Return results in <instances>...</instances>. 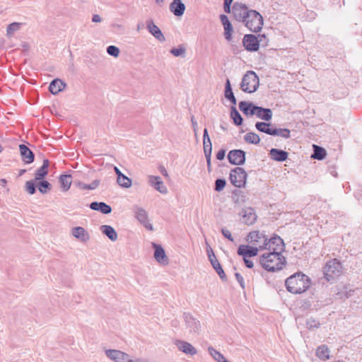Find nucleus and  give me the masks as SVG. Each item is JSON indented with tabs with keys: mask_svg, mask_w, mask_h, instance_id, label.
<instances>
[{
	"mask_svg": "<svg viewBox=\"0 0 362 362\" xmlns=\"http://www.w3.org/2000/svg\"><path fill=\"white\" fill-rule=\"evenodd\" d=\"M285 285L290 293L300 294L309 288L310 279L302 272H297L287 278Z\"/></svg>",
	"mask_w": 362,
	"mask_h": 362,
	"instance_id": "obj_1",
	"label": "nucleus"
},
{
	"mask_svg": "<svg viewBox=\"0 0 362 362\" xmlns=\"http://www.w3.org/2000/svg\"><path fill=\"white\" fill-rule=\"evenodd\" d=\"M259 263L264 269L274 272L282 269L286 259L281 253L278 252H265L260 257Z\"/></svg>",
	"mask_w": 362,
	"mask_h": 362,
	"instance_id": "obj_2",
	"label": "nucleus"
},
{
	"mask_svg": "<svg viewBox=\"0 0 362 362\" xmlns=\"http://www.w3.org/2000/svg\"><path fill=\"white\" fill-rule=\"evenodd\" d=\"M243 23L250 31L257 33L262 28L263 18L259 12L251 9L245 16Z\"/></svg>",
	"mask_w": 362,
	"mask_h": 362,
	"instance_id": "obj_3",
	"label": "nucleus"
},
{
	"mask_svg": "<svg viewBox=\"0 0 362 362\" xmlns=\"http://www.w3.org/2000/svg\"><path fill=\"white\" fill-rule=\"evenodd\" d=\"M259 84V79L256 73L253 71H248L243 76L240 88L243 91L248 93L255 92Z\"/></svg>",
	"mask_w": 362,
	"mask_h": 362,
	"instance_id": "obj_4",
	"label": "nucleus"
},
{
	"mask_svg": "<svg viewBox=\"0 0 362 362\" xmlns=\"http://www.w3.org/2000/svg\"><path fill=\"white\" fill-rule=\"evenodd\" d=\"M341 269V263L336 259L327 262L323 269L325 279L328 281L333 280L335 276H339Z\"/></svg>",
	"mask_w": 362,
	"mask_h": 362,
	"instance_id": "obj_5",
	"label": "nucleus"
},
{
	"mask_svg": "<svg viewBox=\"0 0 362 362\" xmlns=\"http://www.w3.org/2000/svg\"><path fill=\"white\" fill-rule=\"evenodd\" d=\"M267 250L268 252H278L281 253L284 250V243L283 240L279 237L275 236L270 239H264V244L259 245V250Z\"/></svg>",
	"mask_w": 362,
	"mask_h": 362,
	"instance_id": "obj_6",
	"label": "nucleus"
},
{
	"mask_svg": "<svg viewBox=\"0 0 362 362\" xmlns=\"http://www.w3.org/2000/svg\"><path fill=\"white\" fill-rule=\"evenodd\" d=\"M184 320L185 324V332L192 337L198 335L201 330L200 322L197 318L194 317L190 313H185Z\"/></svg>",
	"mask_w": 362,
	"mask_h": 362,
	"instance_id": "obj_7",
	"label": "nucleus"
},
{
	"mask_svg": "<svg viewBox=\"0 0 362 362\" xmlns=\"http://www.w3.org/2000/svg\"><path fill=\"white\" fill-rule=\"evenodd\" d=\"M247 173L245 170L240 167H236L233 169L230 173V180L231 183L237 187H243L246 182Z\"/></svg>",
	"mask_w": 362,
	"mask_h": 362,
	"instance_id": "obj_8",
	"label": "nucleus"
},
{
	"mask_svg": "<svg viewBox=\"0 0 362 362\" xmlns=\"http://www.w3.org/2000/svg\"><path fill=\"white\" fill-rule=\"evenodd\" d=\"M133 210L134 212L135 218L137 219V221L148 230H153V228L152 224L148 221L147 211L144 208L139 206H134Z\"/></svg>",
	"mask_w": 362,
	"mask_h": 362,
	"instance_id": "obj_9",
	"label": "nucleus"
},
{
	"mask_svg": "<svg viewBox=\"0 0 362 362\" xmlns=\"http://www.w3.org/2000/svg\"><path fill=\"white\" fill-rule=\"evenodd\" d=\"M228 159L233 165H243L245 162V152L239 149L231 150L228 154Z\"/></svg>",
	"mask_w": 362,
	"mask_h": 362,
	"instance_id": "obj_10",
	"label": "nucleus"
},
{
	"mask_svg": "<svg viewBox=\"0 0 362 362\" xmlns=\"http://www.w3.org/2000/svg\"><path fill=\"white\" fill-rule=\"evenodd\" d=\"M105 355L115 362H129V355L119 350L107 349Z\"/></svg>",
	"mask_w": 362,
	"mask_h": 362,
	"instance_id": "obj_11",
	"label": "nucleus"
},
{
	"mask_svg": "<svg viewBox=\"0 0 362 362\" xmlns=\"http://www.w3.org/2000/svg\"><path fill=\"white\" fill-rule=\"evenodd\" d=\"M250 10L245 4L235 2L233 6L232 12L237 21L243 22Z\"/></svg>",
	"mask_w": 362,
	"mask_h": 362,
	"instance_id": "obj_12",
	"label": "nucleus"
},
{
	"mask_svg": "<svg viewBox=\"0 0 362 362\" xmlns=\"http://www.w3.org/2000/svg\"><path fill=\"white\" fill-rule=\"evenodd\" d=\"M245 48L248 51H257L259 48V41L254 35H245L243 40Z\"/></svg>",
	"mask_w": 362,
	"mask_h": 362,
	"instance_id": "obj_13",
	"label": "nucleus"
},
{
	"mask_svg": "<svg viewBox=\"0 0 362 362\" xmlns=\"http://www.w3.org/2000/svg\"><path fill=\"white\" fill-rule=\"evenodd\" d=\"M259 247L257 246H250L247 245H240L238 249L237 253L238 255L243 257H252L257 255Z\"/></svg>",
	"mask_w": 362,
	"mask_h": 362,
	"instance_id": "obj_14",
	"label": "nucleus"
},
{
	"mask_svg": "<svg viewBox=\"0 0 362 362\" xmlns=\"http://www.w3.org/2000/svg\"><path fill=\"white\" fill-rule=\"evenodd\" d=\"M240 215L242 216L243 221L247 225L253 224L257 217L255 209L252 207L243 209Z\"/></svg>",
	"mask_w": 362,
	"mask_h": 362,
	"instance_id": "obj_15",
	"label": "nucleus"
},
{
	"mask_svg": "<svg viewBox=\"0 0 362 362\" xmlns=\"http://www.w3.org/2000/svg\"><path fill=\"white\" fill-rule=\"evenodd\" d=\"M251 113L256 115L258 118L265 121H269L272 119L273 115L271 109L264 108L259 106L253 107V110H252Z\"/></svg>",
	"mask_w": 362,
	"mask_h": 362,
	"instance_id": "obj_16",
	"label": "nucleus"
},
{
	"mask_svg": "<svg viewBox=\"0 0 362 362\" xmlns=\"http://www.w3.org/2000/svg\"><path fill=\"white\" fill-rule=\"evenodd\" d=\"M148 182L157 191L161 194L168 192L167 187L164 185L163 182L159 176L149 175Z\"/></svg>",
	"mask_w": 362,
	"mask_h": 362,
	"instance_id": "obj_17",
	"label": "nucleus"
},
{
	"mask_svg": "<svg viewBox=\"0 0 362 362\" xmlns=\"http://www.w3.org/2000/svg\"><path fill=\"white\" fill-rule=\"evenodd\" d=\"M72 235L81 242H88L90 240V235L83 227L76 226L72 228Z\"/></svg>",
	"mask_w": 362,
	"mask_h": 362,
	"instance_id": "obj_18",
	"label": "nucleus"
},
{
	"mask_svg": "<svg viewBox=\"0 0 362 362\" xmlns=\"http://www.w3.org/2000/svg\"><path fill=\"white\" fill-rule=\"evenodd\" d=\"M147 29L148 30L149 33L158 41L160 42H164L165 40V38L160 30V28L154 24L153 21L150 20L146 22Z\"/></svg>",
	"mask_w": 362,
	"mask_h": 362,
	"instance_id": "obj_19",
	"label": "nucleus"
},
{
	"mask_svg": "<svg viewBox=\"0 0 362 362\" xmlns=\"http://www.w3.org/2000/svg\"><path fill=\"white\" fill-rule=\"evenodd\" d=\"M266 238L265 235L259 231H252L247 236V240L259 248V245L264 244V239Z\"/></svg>",
	"mask_w": 362,
	"mask_h": 362,
	"instance_id": "obj_20",
	"label": "nucleus"
},
{
	"mask_svg": "<svg viewBox=\"0 0 362 362\" xmlns=\"http://www.w3.org/2000/svg\"><path fill=\"white\" fill-rule=\"evenodd\" d=\"M169 8L175 16L180 17L184 14L186 7L181 0H173Z\"/></svg>",
	"mask_w": 362,
	"mask_h": 362,
	"instance_id": "obj_21",
	"label": "nucleus"
},
{
	"mask_svg": "<svg viewBox=\"0 0 362 362\" xmlns=\"http://www.w3.org/2000/svg\"><path fill=\"white\" fill-rule=\"evenodd\" d=\"M19 150L22 159L25 163L30 164L34 161L35 155L28 146L21 144Z\"/></svg>",
	"mask_w": 362,
	"mask_h": 362,
	"instance_id": "obj_22",
	"label": "nucleus"
},
{
	"mask_svg": "<svg viewBox=\"0 0 362 362\" xmlns=\"http://www.w3.org/2000/svg\"><path fill=\"white\" fill-rule=\"evenodd\" d=\"M155 248L154 257L158 262L160 264H167L168 263V259L165 255L163 248L158 245L153 244Z\"/></svg>",
	"mask_w": 362,
	"mask_h": 362,
	"instance_id": "obj_23",
	"label": "nucleus"
},
{
	"mask_svg": "<svg viewBox=\"0 0 362 362\" xmlns=\"http://www.w3.org/2000/svg\"><path fill=\"white\" fill-rule=\"evenodd\" d=\"M176 345L178 349L188 355H195L197 354L196 349L189 342L185 341H177Z\"/></svg>",
	"mask_w": 362,
	"mask_h": 362,
	"instance_id": "obj_24",
	"label": "nucleus"
},
{
	"mask_svg": "<svg viewBox=\"0 0 362 362\" xmlns=\"http://www.w3.org/2000/svg\"><path fill=\"white\" fill-rule=\"evenodd\" d=\"M269 156L274 160L283 162L287 160L288 153L284 150L272 148L269 151Z\"/></svg>",
	"mask_w": 362,
	"mask_h": 362,
	"instance_id": "obj_25",
	"label": "nucleus"
},
{
	"mask_svg": "<svg viewBox=\"0 0 362 362\" xmlns=\"http://www.w3.org/2000/svg\"><path fill=\"white\" fill-rule=\"evenodd\" d=\"M66 87V83L59 78L54 79L49 84V90L53 95H57Z\"/></svg>",
	"mask_w": 362,
	"mask_h": 362,
	"instance_id": "obj_26",
	"label": "nucleus"
},
{
	"mask_svg": "<svg viewBox=\"0 0 362 362\" xmlns=\"http://www.w3.org/2000/svg\"><path fill=\"white\" fill-rule=\"evenodd\" d=\"M220 19H221V21L223 27H224L225 37L226 40H230L231 38L232 33L233 31L232 24L229 21L228 18L224 14H221L220 16Z\"/></svg>",
	"mask_w": 362,
	"mask_h": 362,
	"instance_id": "obj_27",
	"label": "nucleus"
},
{
	"mask_svg": "<svg viewBox=\"0 0 362 362\" xmlns=\"http://www.w3.org/2000/svg\"><path fill=\"white\" fill-rule=\"evenodd\" d=\"M90 208L92 210L100 211L104 214H110L112 211V208L110 205L107 204L105 202H93L90 204Z\"/></svg>",
	"mask_w": 362,
	"mask_h": 362,
	"instance_id": "obj_28",
	"label": "nucleus"
},
{
	"mask_svg": "<svg viewBox=\"0 0 362 362\" xmlns=\"http://www.w3.org/2000/svg\"><path fill=\"white\" fill-rule=\"evenodd\" d=\"M49 161L47 159L43 160L42 165L36 170L35 174V180L38 181L42 180L48 174V167Z\"/></svg>",
	"mask_w": 362,
	"mask_h": 362,
	"instance_id": "obj_29",
	"label": "nucleus"
},
{
	"mask_svg": "<svg viewBox=\"0 0 362 362\" xmlns=\"http://www.w3.org/2000/svg\"><path fill=\"white\" fill-rule=\"evenodd\" d=\"M100 230L110 240L116 241L117 240V233L112 226L108 225H103L100 227Z\"/></svg>",
	"mask_w": 362,
	"mask_h": 362,
	"instance_id": "obj_30",
	"label": "nucleus"
},
{
	"mask_svg": "<svg viewBox=\"0 0 362 362\" xmlns=\"http://www.w3.org/2000/svg\"><path fill=\"white\" fill-rule=\"evenodd\" d=\"M255 127L258 131L271 136L274 129V126L272 123H267L263 122H257L255 124Z\"/></svg>",
	"mask_w": 362,
	"mask_h": 362,
	"instance_id": "obj_31",
	"label": "nucleus"
},
{
	"mask_svg": "<svg viewBox=\"0 0 362 362\" xmlns=\"http://www.w3.org/2000/svg\"><path fill=\"white\" fill-rule=\"evenodd\" d=\"M316 356L322 361H326L329 358L330 350L327 345H321L316 350Z\"/></svg>",
	"mask_w": 362,
	"mask_h": 362,
	"instance_id": "obj_32",
	"label": "nucleus"
},
{
	"mask_svg": "<svg viewBox=\"0 0 362 362\" xmlns=\"http://www.w3.org/2000/svg\"><path fill=\"white\" fill-rule=\"evenodd\" d=\"M257 105H255L252 103L241 101L239 103V109L247 116H253L254 114H252L251 112L253 110V107H256Z\"/></svg>",
	"mask_w": 362,
	"mask_h": 362,
	"instance_id": "obj_33",
	"label": "nucleus"
},
{
	"mask_svg": "<svg viewBox=\"0 0 362 362\" xmlns=\"http://www.w3.org/2000/svg\"><path fill=\"white\" fill-rule=\"evenodd\" d=\"M209 261H210L213 268L217 272V274H218L220 278L222 280L226 279V276L225 274V272H224L221 265L218 262V259H216V256L213 255V258L211 260H209Z\"/></svg>",
	"mask_w": 362,
	"mask_h": 362,
	"instance_id": "obj_34",
	"label": "nucleus"
},
{
	"mask_svg": "<svg viewBox=\"0 0 362 362\" xmlns=\"http://www.w3.org/2000/svg\"><path fill=\"white\" fill-rule=\"evenodd\" d=\"M224 95L226 98L230 100V103L233 105V106L237 104V100L232 90L229 79L226 80Z\"/></svg>",
	"mask_w": 362,
	"mask_h": 362,
	"instance_id": "obj_35",
	"label": "nucleus"
},
{
	"mask_svg": "<svg viewBox=\"0 0 362 362\" xmlns=\"http://www.w3.org/2000/svg\"><path fill=\"white\" fill-rule=\"evenodd\" d=\"M22 25V23L17 22L9 24L6 28L7 37L11 38L13 36L14 33L21 29Z\"/></svg>",
	"mask_w": 362,
	"mask_h": 362,
	"instance_id": "obj_36",
	"label": "nucleus"
},
{
	"mask_svg": "<svg viewBox=\"0 0 362 362\" xmlns=\"http://www.w3.org/2000/svg\"><path fill=\"white\" fill-rule=\"evenodd\" d=\"M59 182L63 191L66 192L71 185V176L70 175H62L59 177Z\"/></svg>",
	"mask_w": 362,
	"mask_h": 362,
	"instance_id": "obj_37",
	"label": "nucleus"
},
{
	"mask_svg": "<svg viewBox=\"0 0 362 362\" xmlns=\"http://www.w3.org/2000/svg\"><path fill=\"white\" fill-rule=\"evenodd\" d=\"M314 153L312 155V158L317 160H322L326 156V151L317 145H313Z\"/></svg>",
	"mask_w": 362,
	"mask_h": 362,
	"instance_id": "obj_38",
	"label": "nucleus"
},
{
	"mask_svg": "<svg viewBox=\"0 0 362 362\" xmlns=\"http://www.w3.org/2000/svg\"><path fill=\"white\" fill-rule=\"evenodd\" d=\"M244 140L248 144H259L260 142V138L258 134L254 132L247 133L244 136Z\"/></svg>",
	"mask_w": 362,
	"mask_h": 362,
	"instance_id": "obj_39",
	"label": "nucleus"
},
{
	"mask_svg": "<svg viewBox=\"0 0 362 362\" xmlns=\"http://www.w3.org/2000/svg\"><path fill=\"white\" fill-rule=\"evenodd\" d=\"M272 136H277L284 139H288L291 137V132L288 129H277L274 127Z\"/></svg>",
	"mask_w": 362,
	"mask_h": 362,
	"instance_id": "obj_40",
	"label": "nucleus"
},
{
	"mask_svg": "<svg viewBox=\"0 0 362 362\" xmlns=\"http://www.w3.org/2000/svg\"><path fill=\"white\" fill-rule=\"evenodd\" d=\"M230 117L235 125L240 126L243 124V119L235 105L231 107Z\"/></svg>",
	"mask_w": 362,
	"mask_h": 362,
	"instance_id": "obj_41",
	"label": "nucleus"
},
{
	"mask_svg": "<svg viewBox=\"0 0 362 362\" xmlns=\"http://www.w3.org/2000/svg\"><path fill=\"white\" fill-rule=\"evenodd\" d=\"M208 351L210 356L214 358V360H215L217 362L223 361L226 358L221 353H220L218 351H217L212 346H209L208 348Z\"/></svg>",
	"mask_w": 362,
	"mask_h": 362,
	"instance_id": "obj_42",
	"label": "nucleus"
},
{
	"mask_svg": "<svg viewBox=\"0 0 362 362\" xmlns=\"http://www.w3.org/2000/svg\"><path fill=\"white\" fill-rule=\"evenodd\" d=\"M117 182L119 186L124 188L130 187L132 184V180L124 174L121 177H117Z\"/></svg>",
	"mask_w": 362,
	"mask_h": 362,
	"instance_id": "obj_43",
	"label": "nucleus"
},
{
	"mask_svg": "<svg viewBox=\"0 0 362 362\" xmlns=\"http://www.w3.org/2000/svg\"><path fill=\"white\" fill-rule=\"evenodd\" d=\"M39 183H38V190L42 193V194H45L47 193L49 190L51 189L52 188V185L51 184L46 181V180H39Z\"/></svg>",
	"mask_w": 362,
	"mask_h": 362,
	"instance_id": "obj_44",
	"label": "nucleus"
},
{
	"mask_svg": "<svg viewBox=\"0 0 362 362\" xmlns=\"http://www.w3.org/2000/svg\"><path fill=\"white\" fill-rule=\"evenodd\" d=\"M170 52L175 57H185L186 49L183 45H180L177 48L171 49Z\"/></svg>",
	"mask_w": 362,
	"mask_h": 362,
	"instance_id": "obj_45",
	"label": "nucleus"
},
{
	"mask_svg": "<svg viewBox=\"0 0 362 362\" xmlns=\"http://www.w3.org/2000/svg\"><path fill=\"white\" fill-rule=\"evenodd\" d=\"M107 52L109 55L117 57L119 54V49L115 45H110L107 47Z\"/></svg>",
	"mask_w": 362,
	"mask_h": 362,
	"instance_id": "obj_46",
	"label": "nucleus"
},
{
	"mask_svg": "<svg viewBox=\"0 0 362 362\" xmlns=\"http://www.w3.org/2000/svg\"><path fill=\"white\" fill-rule=\"evenodd\" d=\"M226 184V180L224 179H221V178L217 179L215 181L214 189L216 192H221L225 187Z\"/></svg>",
	"mask_w": 362,
	"mask_h": 362,
	"instance_id": "obj_47",
	"label": "nucleus"
},
{
	"mask_svg": "<svg viewBox=\"0 0 362 362\" xmlns=\"http://www.w3.org/2000/svg\"><path fill=\"white\" fill-rule=\"evenodd\" d=\"M25 187H26V190L29 194H33L35 193L36 187L33 180L27 181L25 183Z\"/></svg>",
	"mask_w": 362,
	"mask_h": 362,
	"instance_id": "obj_48",
	"label": "nucleus"
},
{
	"mask_svg": "<svg viewBox=\"0 0 362 362\" xmlns=\"http://www.w3.org/2000/svg\"><path fill=\"white\" fill-rule=\"evenodd\" d=\"M306 325L308 328L313 329L318 327L320 323L313 318H309L306 321Z\"/></svg>",
	"mask_w": 362,
	"mask_h": 362,
	"instance_id": "obj_49",
	"label": "nucleus"
},
{
	"mask_svg": "<svg viewBox=\"0 0 362 362\" xmlns=\"http://www.w3.org/2000/svg\"><path fill=\"white\" fill-rule=\"evenodd\" d=\"M235 276L236 280L239 283L240 286H241V288L243 289H244L245 287V284L244 279L242 276V275L240 273H235Z\"/></svg>",
	"mask_w": 362,
	"mask_h": 362,
	"instance_id": "obj_50",
	"label": "nucleus"
},
{
	"mask_svg": "<svg viewBox=\"0 0 362 362\" xmlns=\"http://www.w3.org/2000/svg\"><path fill=\"white\" fill-rule=\"evenodd\" d=\"M221 233L226 238L228 239L229 240H230L232 242L233 241V238L231 235V233L228 229H226L225 228H222Z\"/></svg>",
	"mask_w": 362,
	"mask_h": 362,
	"instance_id": "obj_51",
	"label": "nucleus"
},
{
	"mask_svg": "<svg viewBox=\"0 0 362 362\" xmlns=\"http://www.w3.org/2000/svg\"><path fill=\"white\" fill-rule=\"evenodd\" d=\"M203 148L204 152L206 153L207 151L212 152V144L211 141H209V142H203Z\"/></svg>",
	"mask_w": 362,
	"mask_h": 362,
	"instance_id": "obj_52",
	"label": "nucleus"
},
{
	"mask_svg": "<svg viewBox=\"0 0 362 362\" xmlns=\"http://www.w3.org/2000/svg\"><path fill=\"white\" fill-rule=\"evenodd\" d=\"M191 122H192V127H193V131L194 132L195 136H197L198 125H197V122L196 121V119H195L194 116H192Z\"/></svg>",
	"mask_w": 362,
	"mask_h": 362,
	"instance_id": "obj_53",
	"label": "nucleus"
},
{
	"mask_svg": "<svg viewBox=\"0 0 362 362\" xmlns=\"http://www.w3.org/2000/svg\"><path fill=\"white\" fill-rule=\"evenodd\" d=\"M226 156V151L224 149H221L216 154V158L219 160H222Z\"/></svg>",
	"mask_w": 362,
	"mask_h": 362,
	"instance_id": "obj_54",
	"label": "nucleus"
},
{
	"mask_svg": "<svg viewBox=\"0 0 362 362\" xmlns=\"http://www.w3.org/2000/svg\"><path fill=\"white\" fill-rule=\"evenodd\" d=\"M244 262L245 264V266L247 268H252L254 266V264L252 260L249 259L247 257H243Z\"/></svg>",
	"mask_w": 362,
	"mask_h": 362,
	"instance_id": "obj_55",
	"label": "nucleus"
},
{
	"mask_svg": "<svg viewBox=\"0 0 362 362\" xmlns=\"http://www.w3.org/2000/svg\"><path fill=\"white\" fill-rule=\"evenodd\" d=\"M99 184H100V181L98 180H95L93 181L91 184L88 185V188H89V189H95V188H97L98 187Z\"/></svg>",
	"mask_w": 362,
	"mask_h": 362,
	"instance_id": "obj_56",
	"label": "nucleus"
},
{
	"mask_svg": "<svg viewBox=\"0 0 362 362\" xmlns=\"http://www.w3.org/2000/svg\"><path fill=\"white\" fill-rule=\"evenodd\" d=\"M209 141H211V139L209 136L207 129H204V134H203V142H205V141L209 142Z\"/></svg>",
	"mask_w": 362,
	"mask_h": 362,
	"instance_id": "obj_57",
	"label": "nucleus"
},
{
	"mask_svg": "<svg viewBox=\"0 0 362 362\" xmlns=\"http://www.w3.org/2000/svg\"><path fill=\"white\" fill-rule=\"evenodd\" d=\"M206 252L209 260H211L213 258V255H215L212 248L210 246H208L206 249Z\"/></svg>",
	"mask_w": 362,
	"mask_h": 362,
	"instance_id": "obj_58",
	"label": "nucleus"
},
{
	"mask_svg": "<svg viewBox=\"0 0 362 362\" xmlns=\"http://www.w3.org/2000/svg\"><path fill=\"white\" fill-rule=\"evenodd\" d=\"M129 362H148V360H146V358H137L132 359L129 356Z\"/></svg>",
	"mask_w": 362,
	"mask_h": 362,
	"instance_id": "obj_59",
	"label": "nucleus"
},
{
	"mask_svg": "<svg viewBox=\"0 0 362 362\" xmlns=\"http://www.w3.org/2000/svg\"><path fill=\"white\" fill-rule=\"evenodd\" d=\"M92 21L94 23H100L102 21V18L99 15L95 14L92 18Z\"/></svg>",
	"mask_w": 362,
	"mask_h": 362,
	"instance_id": "obj_60",
	"label": "nucleus"
},
{
	"mask_svg": "<svg viewBox=\"0 0 362 362\" xmlns=\"http://www.w3.org/2000/svg\"><path fill=\"white\" fill-rule=\"evenodd\" d=\"M230 6H231V4L223 3V9L226 13L230 12Z\"/></svg>",
	"mask_w": 362,
	"mask_h": 362,
	"instance_id": "obj_61",
	"label": "nucleus"
},
{
	"mask_svg": "<svg viewBox=\"0 0 362 362\" xmlns=\"http://www.w3.org/2000/svg\"><path fill=\"white\" fill-rule=\"evenodd\" d=\"M114 170H115L116 175H117V177H121V175H123V173L116 166L114 167Z\"/></svg>",
	"mask_w": 362,
	"mask_h": 362,
	"instance_id": "obj_62",
	"label": "nucleus"
},
{
	"mask_svg": "<svg viewBox=\"0 0 362 362\" xmlns=\"http://www.w3.org/2000/svg\"><path fill=\"white\" fill-rule=\"evenodd\" d=\"M204 155H205L206 161L211 160V152L207 151L206 153H204Z\"/></svg>",
	"mask_w": 362,
	"mask_h": 362,
	"instance_id": "obj_63",
	"label": "nucleus"
},
{
	"mask_svg": "<svg viewBox=\"0 0 362 362\" xmlns=\"http://www.w3.org/2000/svg\"><path fill=\"white\" fill-rule=\"evenodd\" d=\"M79 187L81 188V189H89L88 188V185H86V184H81V183H79Z\"/></svg>",
	"mask_w": 362,
	"mask_h": 362,
	"instance_id": "obj_64",
	"label": "nucleus"
}]
</instances>
